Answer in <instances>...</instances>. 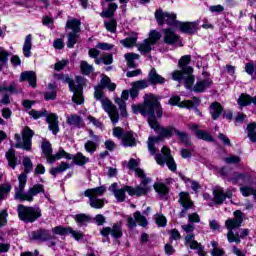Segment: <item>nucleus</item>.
Returning a JSON list of instances; mask_svg holds the SVG:
<instances>
[{
    "mask_svg": "<svg viewBox=\"0 0 256 256\" xmlns=\"http://www.w3.org/2000/svg\"><path fill=\"white\" fill-rule=\"evenodd\" d=\"M132 112L135 115L141 113L144 117H148V123L151 129L159 133V137H149L148 139V149L152 155H155V143L163 141V137H171L175 135L174 127L159 128V122H157L156 117L161 119L163 117V109L161 108V103H159V98L154 94H146L144 96V104L132 105Z\"/></svg>",
    "mask_w": 256,
    "mask_h": 256,
    "instance_id": "nucleus-1",
    "label": "nucleus"
},
{
    "mask_svg": "<svg viewBox=\"0 0 256 256\" xmlns=\"http://www.w3.org/2000/svg\"><path fill=\"white\" fill-rule=\"evenodd\" d=\"M26 185L27 174L21 173L18 176V185L14 187V199L16 201H28V203H32L35 196L39 195V193H45V187L42 184H35L25 192Z\"/></svg>",
    "mask_w": 256,
    "mask_h": 256,
    "instance_id": "nucleus-2",
    "label": "nucleus"
},
{
    "mask_svg": "<svg viewBox=\"0 0 256 256\" xmlns=\"http://www.w3.org/2000/svg\"><path fill=\"white\" fill-rule=\"evenodd\" d=\"M234 219L226 220V228L228 229V241L229 243H241V239L247 237L249 235V230L244 229L240 232V234H235L233 229H239L241 223H243V212L237 210L234 212Z\"/></svg>",
    "mask_w": 256,
    "mask_h": 256,
    "instance_id": "nucleus-3",
    "label": "nucleus"
},
{
    "mask_svg": "<svg viewBox=\"0 0 256 256\" xmlns=\"http://www.w3.org/2000/svg\"><path fill=\"white\" fill-rule=\"evenodd\" d=\"M136 176L139 177L141 183L135 188L131 186H126V191L128 195H130V197H133V195H136V197H142V195H147V193L151 191V186H149V184L151 183V178H148L145 175V172L141 169L136 170Z\"/></svg>",
    "mask_w": 256,
    "mask_h": 256,
    "instance_id": "nucleus-4",
    "label": "nucleus"
},
{
    "mask_svg": "<svg viewBox=\"0 0 256 256\" xmlns=\"http://www.w3.org/2000/svg\"><path fill=\"white\" fill-rule=\"evenodd\" d=\"M18 217L24 223H35L41 217V209L39 207L18 205Z\"/></svg>",
    "mask_w": 256,
    "mask_h": 256,
    "instance_id": "nucleus-5",
    "label": "nucleus"
},
{
    "mask_svg": "<svg viewBox=\"0 0 256 256\" xmlns=\"http://www.w3.org/2000/svg\"><path fill=\"white\" fill-rule=\"evenodd\" d=\"M105 187L100 186L92 189H87L84 195L89 198V205L92 209H103L105 207V200L99 199L105 194Z\"/></svg>",
    "mask_w": 256,
    "mask_h": 256,
    "instance_id": "nucleus-6",
    "label": "nucleus"
},
{
    "mask_svg": "<svg viewBox=\"0 0 256 256\" xmlns=\"http://www.w3.org/2000/svg\"><path fill=\"white\" fill-rule=\"evenodd\" d=\"M174 81H183L186 89H191L195 83V76H193V68L191 66H183L181 71H174L172 73Z\"/></svg>",
    "mask_w": 256,
    "mask_h": 256,
    "instance_id": "nucleus-7",
    "label": "nucleus"
},
{
    "mask_svg": "<svg viewBox=\"0 0 256 256\" xmlns=\"http://www.w3.org/2000/svg\"><path fill=\"white\" fill-rule=\"evenodd\" d=\"M67 83L70 87V91L74 93L72 97V101L76 103V105H82L83 103V85H85V79L81 76H76V84L73 80L68 79Z\"/></svg>",
    "mask_w": 256,
    "mask_h": 256,
    "instance_id": "nucleus-8",
    "label": "nucleus"
},
{
    "mask_svg": "<svg viewBox=\"0 0 256 256\" xmlns=\"http://www.w3.org/2000/svg\"><path fill=\"white\" fill-rule=\"evenodd\" d=\"M155 19L160 27L165 25V19L166 24L169 25V27H175V29H177V27H179V23H181V21L177 20V14L163 12V9L161 8L155 11Z\"/></svg>",
    "mask_w": 256,
    "mask_h": 256,
    "instance_id": "nucleus-9",
    "label": "nucleus"
},
{
    "mask_svg": "<svg viewBox=\"0 0 256 256\" xmlns=\"http://www.w3.org/2000/svg\"><path fill=\"white\" fill-rule=\"evenodd\" d=\"M33 135L35 133L29 127H25L22 130V142H21V135L15 134L14 139L16 141L15 148L16 149H23L24 151L31 150V139H33Z\"/></svg>",
    "mask_w": 256,
    "mask_h": 256,
    "instance_id": "nucleus-10",
    "label": "nucleus"
},
{
    "mask_svg": "<svg viewBox=\"0 0 256 256\" xmlns=\"http://www.w3.org/2000/svg\"><path fill=\"white\" fill-rule=\"evenodd\" d=\"M162 155H156L155 161L158 165L161 167H165V165L168 166L170 171H177V164H175V160L171 156V150L164 146L161 150Z\"/></svg>",
    "mask_w": 256,
    "mask_h": 256,
    "instance_id": "nucleus-11",
    "label": "nucleus"
},
{
    "mask_svg": "<svg viewBox=\"0 0 256 256\" xmlns=\"http://www.w3.org/2000/svg\"><path fill=\"white\" fill-rule=\"evenodd\" d=\"M184 245L188 249H192L197 252L199 256H207L205 252V246L195 240V234H187L184 238Z\"/></svg>",
    "mask_w": 256,
    "mask_h": 256,
    "instance_id": "nucleus-12",
    "label": "nucleus"
},
{
    "mask_svg": "<svg viewBox=\"0 0 256 256\" xmlns=\"http://www.w3.org/2000/svg\"><path fill=\"white\" fill-rule=\"evenodd\" d=\"M102 109L109 115L112 123H119V111L117 107L113 105V102L108 98L101 99L100 101Z\"/></svg>",
    "mask_w": 256,
    "mask_h": 256,
    "instance_id": "nucleus-13",
    "label": "nucleus"
},
{
    "mask_svg": "<svg viewBox=\"0 0 256 256\" xmlns=\"http://www.w3.org/2000/svg\"><path fill=\"white\" fill-rule=\"evenodd\" d=\"M52 233L54 235H72V237L75 239V241H81L83 239V232L81 231H75L73 228L69 227H63V226H56L52 229Z\"/></svg>",
    "mask_w": 256,
    "mask_h": 256,
    "instance_id": "nucleus-14",
    "label": "nucleus"
},
{
    "mask_svg": "<svg viewBox=\"0 0 256 256\" xmlns=\"http://www.w3.org/2000/svg\"><path fill=\"white\" fill-rule=\"evenodd\" d=\"M177 29H179V31L181 33H184L185 35H190V36L197 34V31H199V27H198L196 21H194V22H181L180 21Z\"/></svg>",
    "mask_w": 256,
    "mask_h": 256,
    "instance_id": "nucleus-15",
    "label": "nucleus"
},
{
    "mask_svg": "<svg viewBox=\"0 0 256 256\" xmlns=\"http://www.w3.org/2000/svg\"><path fill=\"white\" fill-rule=\"evenodd\" d=\"M101 235L103 237H109V235H111L114 239H120V237H123L121 224H114L112 227H104L101 230Z\"/></svg>",
    "mask_w": 256,
    "mask_h": 256,
    "instance_id": "nucleus-16",
    "label": "nucleus"
},
{
    "mask_svg": "<svg viewBox=\"0 0 256 256\" xmlns=\"http://www.w3.org/2000/svg\"><path fill=\"white\" fill-rule=\"evenodd\" d=\"M129 99V91L128 90H123L121 93V97H116L115 98V103L118 105L121 117H127V101Z\"/></svg>",
    "mask_w": 256,
    "mask_h": 256,
    "instance_id": "nucleus-17",
    "label": "nucleus"
},
{
    "mask_svg": "<svg viewBox=\"0 0 256 256\" xmlns=\"http://www.w3.org/2000/svg\"><path fill=\"white\" fill-rule=\"evenodd\" d=\"M179 197H180L179 203L183 207V210L180 212V217H185L187 210L193 207V202L191 201V198L189 197V193L187 192H181L179 194Z\"/></svg>",
    "mask_w": 256,
    "mask_h": 256,
    "instance_id": "nucleus-18",
    "label": "nucleus"
},
{
    "mask_svg": "<svg viewBox=\"0 0 256 256\" xmlns=\"http://www.w3.org/2000/svg\"><path fill=\"white\" fill-rule=\"evenodd\" d=\"M163 41L165 45H176L181 41V36L175 33L172 28H166L164 30V38Z\"/></svg>",
    "mask_w": 256,
    "mask_h": 256,
    "instance_id": "nucleus-19",
    "label": "nucleus"
},
{
    "mask_svg": "<svg viewBox=\"0 0 256 256\" xmlns=\"http://www.w3.org/2000/svg\"><path fill=\"white\" fill-rule=\"evenodd\" d=\"M213 195H214V203L216 205H221L225 199H231L232 197V193L231 192H224L223 191V188L222 187H216L214 190H213Z\"/></svg>",
    "mask_w": 256,
    "mask_h": 256,
    "instance_id": "nucleus-20",
    "label": "nucleus"
},
{
    "mask_svg": "<svg viewBox=\"0 0 256 256\" xmlns=\"http://www.w3.org/2000/svg\"><path fill=\"white\" fill-rule=\"evenodd\" d=\"M211 85H213V80L210 78L197 80V82L194 85V87L192 88V90L195 93H203L204 91H207V89H209V87H211Z\"/></svg>",
    "mask_w": 256,
    "mask_h": 256,
    "instance_id": "nucleus-21",
    "label": "nucleus"
},
{
    "mask_svg": "<svg viewBox=\"0 0 256 256\" xmlns=\"http://www.w3.org/2000/svg\"><path fill=\"white\" fill-rule=\"evenodd\" d=\"M126 188H127V186L117 189V183H113L109 187V191H111V193H113V195L117 199V201H119L120 203H123V201H125V193H127Z\"/></svg>",
    "mask_w": 256,
    "mask_h": 256,
    "instance_id": "nucleus-22",
    "label": "nucleus"
},
{
    "mask_svg": "<svg viewBox=\"0 0 256 256\" xmlns=\"http://www.w3.org/2000/svg\"><path fill=\"white\" fill-rule=\"evenodd\" d=\"M153 44L149 42V40L144 39V41L140 44H137L138 51H140L141 55H145L146 57H149V59H152L151 51H153Z\"/></svg>",
    "mask_w": 256,
    "mask_h": 256,
    "instance_id": "nucleus-23",
    "label": "nucleus"
},
{
    "mask_svg": "<svg viewBox=\"0 0 256 256\" xmlns=\"http://www.w3.org/2000/svg\"><path fill=\"white\" fill-rule=\"evenodd\" d=\"M20 81H28L30 87H37V76L33 71H26L20 75Z\"/></svg>",
    "mask_w": 256,
    "mask_h": 256,
    "instance_id": "nucleus-24",
    "label": "nucleus"
},
{
    "mask_svg": "<svg viewBox=\"0 0 256 256\" xmlns=\"http://www.w3.org/2000/svg\"><path fill=\"white\" fill-rule=\"evenodd\" d=\"M57 115L50 114L47 116V123L50 131H52L53 135H57L59 133V121L57 120Z\"/></svg>",
    "mask_w": 256,
    "mask_h": 256,
    "instance_id": "nucleus-25",
    "label": "nucleus"
},
{
    "mask_svg": "<svg viewBox=\"0 0 256 256\" xmlns=\"http://www.w3.org/2000/svg\"><path fill=\"white\" fill-rule=\"evenodd\" d=\"M168 103L169 105L180 107V109H189V107H191V102L185 100L181 101L180 96H172Z\"/></svg>",
    "mask_w": 256,
    "mask_h": 256,
    "instance_id": "nucleus-26",
    "label": "nucleus"
},
{
    "mask_svg": "<svg viewBox=\"0 0 256 256\" xmlns=\"http://www.w3.org/2000/svg\"><path fill=\"white\" fill-rule=\"evenodd\" d=\"M43 95L45 101H55L57 99V86L53 83L48 84V90Z\"/></svg>",
    "mask_w": 256,
    "mask_h": 256,
    "instance_id": "nucleus-27",
    "label": "nucleus"
},
{
    "mask_svg": "<svg viewBox=\"0 0 256 256\" xmlns=\"http://www.w3.org/2000/svg\"><path fill=\"white\" fill-rule=\"evenodd\" d=\"M63 157L64 159H69V160L73 159V156L71 154L67 153L63 149H60L57 154L52 155L50 158H48V163L50 165H53L55 161H58L59 159H63Z\"/></svg>",
    "mask_w": 256,
    "mask_h": 256,
    "instance_id": "nucleus-28",
    "label": "nucleus"
},
{
    "mask_svg": "<svg viewBox=\"0 0 256 256\" xmlns=\"http://www.w3.org/2000/svg\"><path fill=\"white\" fill-rule=\"evenodd\" d=\"M66 29H71L72 33H81V20L77 18L67 20Z\"/></svg>",
    "mask_w": 256,
    "mask_h": 256,
    "instance_id": "nucleus-29",
    "label": "nucleus"
},
{
    "mask_svg": "<svg viewBox=\"0 0 256 256\" xmlns=\"http://www.w3.org/2000/svg\"><path fill=\"white\" fill-rule=\"evenodd\" d=\"M31 239L35 241H47V239H51V234L47 230H37L31 233Z\"/></svg>",
    "mask_w": 256,
    "mask_h": 256,
    "instance_id": "nucleus-30",
    "label": "nucleus"
},
{
    "mask_svg": "<svg viewBox=\"0 0 256 256\" xmlns=\"http://www.w3.org/2000/svg\"><path fill=\"white\" fill-rule=\"evenodd\" d=\"M221 113H223V106L220 103L214 102L210 106V114L212 115V119L217 121L219 117H221Z\"/></svg>",
    "mask_w": 256,
    "mask_h": 256,
    "instance_id": "nucleus-31",
    "label": "nucleus"
},
{
    "mask_svg": "<svg viewBox=\"0 0 256 256\" xmlns=\"http://www.w3.org/2000/svg\"><path fill=\"white\" fill-rule=\"evenodd\" d=\"M66 123L72 127H81L83 125V118L77 114H70L66 117Z\"/></svg>",
    "mask_w": 256,
    "mask_h": 256,
    "instance_id": "nucleus-32",
    "label": "nucleus"
},
{
    "mask_svg": "<svg viewBox=\"0 0 256 256\" xmlns=\"http://www.w3.org/2000/svg\"><path fill=\"white\" fill-rule=\"evenodd\" d=\"M122 145L124 147H135L137 142L135 141V136L133 132H127L122 137Z\"/></svg>",
    "mask_w": 256,
    "mask_h": 256,
    "instance_id": "nucleus-33",
    "label": "nucleus"
},
{
    "mask_svg": "<svg viewBox=\"0 0 256 256\" xmlns=\"http://www.w3.org/2000/svg\"><path fill=\"white\" fill-rule=\"evenodd\" d=\"M98 86L102 87V89H108L109 91H115V89H117V85L112 83L111 78L108 76H103Z\"/></svg>",
    "mask_w": 256,
    "mask_h": 256,
    "instance_id": "nucleus-34",
    "label": "nucleus"
},
{
    "mask_svg": "<svg viewBox=\"0 0 256 256\" xmlns=\"http://www.w3.org/2000/svg\"><path fill=\"white\" fill-rule=\"evenodd\" d=\"M79 32H70L67 35V42L66 45L68 47V49H73L75 47V45H77V41H79Z\"/></svg>",
    "mask_w": 256,
    "mask_h": 256,
    "instance_id": "nucleus-35",
    "label": "nucleus"
},
{
    "mask_svg": "<svg viewBox=\"0 0 256 256\" xmlns=\"http://www.w3.org/2000/svg\"><path fill=\"white\" fill-rule=\"evenodd\" d=\"M72 160L75 165H78L79 167H83V165H87V163H89V157H86L81 152H78L75 156H72Z\"/></svg>",
    "mask_w": 256,
    "mask_h": 256,
    "instance_id": "nucleus-36",
    "label": "nucleus"
},
{
    "mask_svg": "<svg viewBox=\"0 0 256 256\" xmlns=\"http://www.w3.org/2000/svg\"><path fill=\"white\" fill-rule=\"evenodd\" d=\"M148 79L150 83H153V85H156V83L163 85V83H165V78L157 74V71H155L154 69L150 71Z\"/></svg>",
    "mask_w": 256,
    "mask_h": 256,
    "instance_id": "nucleus-37",
    "label": "nucleus"
},
{
    "mask_svg": "<svg viewBox=\"0 0 256 256\" xmlns=\"http://www.w3.org/2000/svg\"><path fill=\"white\" fill-rule=\"evenodd\" d=\"M6 159L8 161V165H9V167H11V169H15V167H17V157L15 156V150L9 149L6 152Z\"/></svg>",
    "mask_w": 256,
    "mask_h": 256,
    "instance_id": "nucleus-38",
    "label": "nucleus"
},
{
    "mask_svg": "<svg viewBox=\"0 0 256 256\" xmlns=\"http://www.w3.org/2000/svg\"><path fill=\"white\" fill-rule=\"evenodd\" d=\"M230 181H232V183H245V181H249V175L235 172L230 177Z\"/></svg>",
    "mask_w": 256,
    "mask_h": 256,
    "instance_id": "nucleus-39",
    "label": "nucleus"
},
{
    "mask_svg": "<svg viewBox=\"0 0 256 256\" xmlns=\"http://www.w3.org/2000/svg\"><path fill=\"white\" fill-rule=\"evenodd\" d=\"M11 189H13L11 183H4L0 185V201H3V199H7L9 193H11Z\"/></svg>",
    "mask_w": 256,
    "mask_h": 256,
    "instance_id": "nucleus-40",
    "label": "nucleus"
},
{
    "mask_svg": "<svg viewBox=\"0 0 256 256\" xmlns=\"http://www.w3.org/2000/svg\"><path fill=\"white\" fill-rule=\"evenodd\" d=\"M132 34L133 36L127 37L120 41L123 47L130 48L135 47V45H137V33L133 32Z\"/></svg>",
    "mask_w": 256,
    "mask_h": 256,
    "instance_id": "nucleus-41",
    "label": "nucleus"
},
{
    "mask_svg": "<svg viewBox=\"0 0 256 256\" xmlns=\"http://www.w3.org/2000/svg\"><path fill=\"white\" fill-rule=\"evenodd\" d=\"M69 167H70L69 163L61 162V164L59 166L50 169V175L57 177V175H59V173H64V171H67V169H69Z\"/></svg>",
    "mask_w": 256,
    "mask_h": 256,
    "instance_id": "nucleus-42",
    "label": "nucleus"
},
{
    "mask_svg": "<svg viewBox=\"0 0 256 256\" xmlns=\"http://www.w3.org/2000/svg\"><path fill=\"white\" fill-rule=\"evenodd\" d=\"M31 37H32V35L28 34L25 38V42H24V45H23L24 57H31V47H32Z\"/></svg>",
    "mask_w": 256,
    "mask_h": 256,
    "instance_id": "nucleus-43",
    "label": "nucleus"
},
{
    "mask_svg": "<svg viewBox=\"0 0 256 256\" xmlns=\"http://www.w3.org/2000/svg\"><path fill=\"white\" fill-rule=\"evenodd\" d=\"M161 37V32L157 30H151L149 33V38H146V41H148L151 45H157V41H159Z\"/></svg>",
    "mask_w": 256,
    "mask_h": 256,
    "instance_id": "nucleus-44",
    "label": "nucleus"
},
{
    "mask_svg": "<svg viewBox=\"0 0 256 256\" xmlns=\"http://www.w3.org/2000/svg\"><path fill=\"white\" fill-rule=\"evenodd\" d=\"M99 142H95L93 140H87L84 144V149L87 153H90V155H93L97 151Z\"/></svg>",
    "mask_w": 256,
    "mask_h": 256,
    "instance_id": "nucleus-45",
    "label": "nucleus"
},
{
    "mask_svg": "<svg viewBox=\"0 0 256 256\" xmlns=\"http://www.w3.org/2000/svg\"><path fill=\"white\" fill-rule=\"evenodd\" d=\"M42 151L47 159V163H49L50 157H53V148H51V143L47 141L42 142Z\"/></svg>",
    "mask_w": 256,
    "mask_h": 256,
    "instance_id": "nucleus-46",
    "label": "nucleus"
},
{
    "mask_svg": "<svg viewBox=\"0 0 256 256\" xmlns=\"http://www.w3.org/2000/svg\"><path fill=\"white\" fill-rule=\"evenodd\" d=\"M104 27L109 33H117V19L111 18L110 21H105Z\"/></svg>",
    "mask_w": 256,
    "mask_h": 256,
    "instance_id": "nucleus-47",
    "label": "nucleus"
},
{
    "mask_svg": "<svg viewBox=\"0 0 256 256\" xmlns=\"http://www.w3.org/2000/svg\"><path fill=\"white\" fill-rule=\"evenodd\" d=\"M247 131H248V139H250L252 143H256V123L253 122L248 124Z\"/></svg>",
    "mask_w": 256,
    "mask_h": 256,
    "instance_id": "nucleus-48",
    "label": "nucleus"
},
{
    "mask_svg": "<svg viewBox=\"0 0 256 256\" xmlns=\"http://www.w3.org/2000/svg\"><path fill=\"white\" fill-rule=\"evenodd\" d=\"M182 181H184L186 187H191V189H193L194 191H198L199 190V182L197 181H193L187 177H185L184 175H180Z\"/></svg>",
    "mask_w": 256,
    "mask_h": 256,
    "instance_id": "nucleus-49",
    "label": "nucleus"
},
{
    "mask_svg": "<svg viewBox=\"0 0 256 256\" xmlns=\"http://www.w3.org/2000/svg\"><path fill=\"white\" fill-rule=\"evenodd\" d=\"M252 97L247 94L240 95L239 99L237 100L238 105L240 107H247V105H251Z\"/></svg>",
    "mask_w": 256,
    "mask_h": 256,
    "instance_id": "nucleus-50",
    "label": "nucleus"
},
{
    "mask_svg": "<svg viewBox=\"0 0 256 256\" xmlns=\"http://www.w3.org/2000/svg\"><path fill=\"white\" fill-rule=\"evenodd\" d=\"M175 135H177V137H179L180 141H182V143H184V145H191V138L188 136L187 133L176 130L175 131Z\"/></svg>",
    "mask_w": 256,
    "mask_h": 256,
    "instance_id": "nucleus-51",
    "label": "nucleus"
},
{
    "mask_svg": "<svg viewBox=\"0 0 256 256\" xmlns=\"http://www.w3.org/2000/svg\"><path fill=\"white\" fill-rule=\"evenodd\" d=\"M134 219H135L136 223H138V225H140L141 227H147V225H148L147 218H145V216L141 215V212H135Z\"/></svg>",
    "mask_w": 256,
    "mask_h": 256,
    "instance_id": "nucleus-52",
    "label": "nucleus"
},
{
    "mask_svg": "<svg viewBox=\"0 0 256 256\" xmlns=\"http://www.w3.org/2000/svg\"><path fill=\"white\" fill-rule=\"evenodd\" d=\"M131 86L134 87V89L141 91V89H147V87H149V82L147 80H138L132 82Z\"/></svg>",
    "mask_w": 256,
    "mask_h": 256,
    "instance_id": "nucleus-53",
    "label": "nucleus"
},
{
    "mask_svg": "<svg viewBox=\"0 0 256 256\" xmlns=\"http://www.w3.org/2000/svg\"><path fill=\"white\" fill-rule=\"evenodd\" d=\"M196 137L198 139H203V141H213V136L209 134L207 131L197 130Z\"/></svg>",
    "mask_w": 256,
    "mask_h": 256,
    "instance_id": "nucleus-54",
    "label": "nucleus"
},
{
    "mask_svg": "<svg viewBox=\"0 0 256 256\" xmlns=\"http://www.w3.org/2000/svg\"><path fill=\"white\" fill-rule=\"evenodd\" d=\"M154 189L156 193H159V195H167V193H169V189L163 183L154 184Z\"/></svg>",
    "mask_w": 256,
    "mask_h": 256,
    "instance_id": "nucleus-55",
    "label": "nucleus"
},
{
    "mask_svg": "<svg viewBox=\"0 0 256 256\" xmlns=\"http://www.w3.org/2000/svg\"><path fill=\"white\" fill-rule=\"evenodd\" d=\"M22 163H23L25 173H31V171H33V162L31 161V158L27 156L24 157Z\"/></svg>",
    "mask_w": 256,
    "mask_h": 256,
    "instance_id": "nucleus-56",
    "label": "nucleus"
},
{
    "mask_svg": "<svg viewBox=\"0 0 256 256\" xmlns=\"http://www.w3.org/2000/svg\"><path fill=\"white\" fill-rule=\"evenodd\" d=\"M124 57L127 61V65H135L136 59H139L141 56L137 53H126Z\"/></svg>",
    "mask_w": 256,
    "mask_h": 256,
    "instance_id": "nucleus-57",
    "label": "nucleus"
},
{
    "mask_svg": "<svg viewBox=\"0 0 256 256\" xmlns=\"http://www.w3.org/2000/svg\"><path fill=\"white\" fill-rule=\"evenodd\" d=\"M9 56H11V53L7 52V50H4L3 48H0V63H2V65H7V63H9Z\"/></svg>",
    "mask_w": 256,
    "mask_h": 256,
    "instance_id": "nucleus-58",
    "label": "nucleus"
},
{
    "mask_svg": "<svg viewBox=\"0 0 256 256\" xmlns=\"http://www.w3.org/2000/svg\"><path fill=\"white\" fill-rule=\"evenodd\" d=\"M253 187L251 186H241L240 187V193H242L243 197H250V195H253Z\"/></svg>",
    "mask_w": 256,
    "mask_h": 256,
    "instance_id": "nucleus-59",
    "label": "nucleus"
},
{
    "mask_svg": "<svg viewBox=\"0 0 256 256\" xmlns=\"http://www.w3.org/2000/svg\"><path fill=\"white\" fill-rule=\"evenodd\" d=\"M29 115L33 117V119H41V117H45L47 115L46 111H37V110H30Z\"/></svg>",
    "mask_w": 256,
    "mask_h": 256,
    "instance_id": "nucleus-60",
    "label": "nucleus"
},
{
    "mask_svg": "<svg viewBox=\"0 0 256 256\" xmlns=\"http://www.w3.org/2000/svg\"><path fill=\"white\" fill-rule=\"evenodd\" d=\"M155 219L158 227H165V225H167V218L165 216L157 214Z\"/></svg>",
    "mask_w": 256,
    "mask_h": 256,
    "instance_id": "nucleus-61",
    "label": "nucleus"
},
{
    "mask_svg": "<svg viewBox=\"0 0 256 256\" xmlns=\"http://www.w3.org/2000/svg\"><path fill=\"white\" fill-rule=\"evenodd\" d=\"M102 63L104 65H111V64H113V54H111V53H104L102 55Z\"/></svg>",
    "mask_w": 256,
    "mask_h": 256,
    "instance_id": "nucleus-62",
    "label": "nucleus"
},
{
    "mask_svg": "<svg viewBox=\"0 0 256 256\" xmlns=\"http://www.w3.org/2000/svg\"><path fill=\"white\" fill-rule=\"evenodd\" d=\"M75 221L83 224V223H87V222L91 221V217H89L88 215H85V214H77L75 216Z\"/></svg>",
    "mask_w": 256,
    "mask_h": 256,
    "instance_id": "nucleus-63",
    "label": "nucleus"
},
{
    "mask_svg": "<svg viewBox=\"0 0 256 256\" xmlns=\"http://www.w3.org/2000/svg\"><path fill=\"white\" fill-rule=\"evenodd\" d=\"M178 65H191V55L182 56L178 61Z\"/></svg>",
    "mask_w": 256,
    "mask_h": 256,
    "instance_id": "nucleus-64",
    "label": "nucleus"
}]
</instances>
